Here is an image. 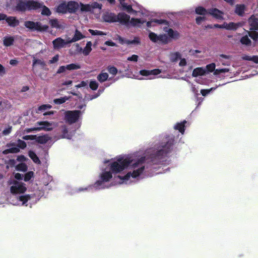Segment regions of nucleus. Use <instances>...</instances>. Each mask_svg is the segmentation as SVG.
<instances>
[{"label": "nucleus", "instance_id": "nucleus-1", "mask_svg": "<svg viewBox=\"0 0 258 258\" xmlns=\"http://www.w3.org/2000/svg\"><path fill=\"white\" fill-rule=\"evenodd\" d=\"M173 145V141H170L166 143V144L163 146V148L161 149L155 153L152 154L150 157V163L152 165L158 164L163 161V159L167 155V154L170 153L172 149ZM149 162V161H147Z\"/></svg>", "mask_w": 258, "mask_h": 258}, {"label": "nucleus", "instance_id": "nucleus-2", "mask_svg": "<svg viewBox=\"0 0 258 258\" xmlns=\"http://www.w3.org/2000/svg\"><path fill=\"white\" fill-rule=\"evenodd\" d=\"M146 160H147V159H146V157L144 156L141 157L132 164V166L134 169L138 168L137 169H134L132 173L131 172H128L123 176L118 175L117 177L123 181L128 180L131 176L133 178L138 177L143 173L145 169V167L143 164L146 162Z\"/></svg>", "mask_w": 258, "mask_h": 258}, {"label": "nucleus", "instance_id": "nucleus-3", "mask_svg": "<svg viewBox=\"0 0 258 258\" xmlns=\"http://www.w3.org/2000/svg\"><path fill=\"white\" fill-rule=\"evenodd\" d=\"M42 7V4L33 0H17L15 10L17 11L24 12L26 11L36 10Z\"/></svg>", "mask_w": 258, "mask_h": 258}, {"label": "nucleus", "instance_id": "nucleus-4", "mask_svg": "<svg viewBox=\"0 0 258 258\" xmlns=\"http://www.w3.org/2000/svg\"><path fill=\"white\" fill-rule=\"evenodd\" d=\"M131 163V160L128 158L119 157L116 161L112 162L110 165V169L113 173H119L127 168Z\"/></svg>", "mask_w": 258, "mask_h": 258}, {"label": "nucleus", "instance_id": "nucleus-5", "mask_svg": "<svg viewBox=\"0 0 258 258\" xmlns=\"http://www.w3.org/2000/svg\"><path fill=\"white\" fill-rule=\"evenodd\" d=\"M24 26L31 31L45 32L46 31L49 27L48 25H43L39 22H33L26 21L24 22Z\"/></svg>", "mask_w": 258, "mask_h": 258}, {"label": "nucleus", "instance_id": "nucleus-6", "mask_svg": "<svg viewBox=\"0 0 258 258\" xmlns=\"http://www.w3.org/2000/svg\"><path fill=\"white\" fill-rule=\"evenodd\" d=\"M81 113L80 110L67 111L65 112V120L70 124L75 123L79 119Z\"/></svg>", "mask_w": 258, "mask_h": 258}, {"label": "nucleus", "instance_id": "nucleus-7", "mask_svg": "<svg viewBox=\"0 0 258 258\" xmlns=\"http://www.w3.org/2000/svg\"><path fill=\"white\" fill-rule=\"evenodd\" d=\"M13 183L15 185L10 187V190L12 194H23L26 191L27 188L23 183H20L16 180H15Z\"/></svg>", "mask_w": 258, "mask_h": 258}, {"label": "nucleus", "instance_id": "nucleus-8", "mask_svg": "<svg viewBox=\"0 0 258 258\" xmlns=\"http://www.w3.org/2000/svg\"><path fill=\"white\" fill-rule=\"evenodd\" d=\"M130 16L124 12L119 13L116 15V22L125 26L129 25Z\"/></svg>", "mask_w": 258, "mask_h": 258}, {"label": "nucleus", "instance_id": "nucleus-9", "mask_svg": "<svg viewBox=\"0 0 258 258\" xmlns=\"http://www.w3.org/2000/svg\"><path fill=\"white\" fill-rule=\"evenodd\" d=\"M70 43L68 42V39L65 41L61 37H58L52 41V44L54 49H60L66 47V45Z\"/></svg>", "mask_w": 258, "mask_h": 258}, {"label": "nucleus", "instance_id": "nucleus-10", "mask_svg": "<svg viewBox=\"0 0 258 258\" xmlns=\"http://www.w3.org/2000/svg\"><path fill=\"white\" fill-rule=\"evenodd\" d=\"M112 177V172L106 171L101 174V180H97L95 184L96 186L101 185L103 182L109 181V180Z\"/></svg>", "mask_w": 258, "mask_h": 258}, {"label": "nucleus", "instance_id": "nucleus-11", "mask_svg": "<svg viewBox=\"0 0 258 258\" xmlns=\"http://www.w3.org/2000/svg\"><path fill=\"white\" fill-rule=\"evenodd\" d=\"M36 124L41 126L38 127L39 131L42 130L50 131L53 129L52 123L47 121H38L36 122Z\"/></svg>", "mask_w": 258, "mask_h": 258}, {"label": "nucleus", "instance_id": "nucleus-12", "mask_svg": "<svg viewBox=\"0 0 258 258\" xmlns=\"http://www.w3.org/2000/svg\"><path fill=\"white\" fill-rule=\"evenodd\" d=\"M116 15L113 13L106 12L102 16L104 21L107 23H115L116 22Z\"/></svg>", "mask_w": 258, "mask_h": 258}, {"label": "nucleus", "instance_id": "nucleus-13", "mask_svg": "<svg viewBox=\"0 0 258 258\" xmlns=\"http://www.w3.org/2000/svg\"><path fill=\"white\" fill-rule=\"evenodd\" d=\"M79 8V4L76 2L70 1L67 3V10L69 13H75Z\"/></svg>", "mask_w": 258, "mask_h": 258}, {"label": "nucleus", "instance_id": "nucleus-14", "mask_svg": "<svg viewBox=\"0 0 258 258\" xmlns=\"http://www.w3.org/2000/svg\"><path fill=\"white\" fill-rule=\"evenodd\" d=\"M209 14L217 19H223V13L217 8H211L209 9Z\"/></svg>", "mask_w": 258, "mask_h": 258}, {"label": "nucleus", "instance_id": "nucleus-15", "mask_svg": "<svg viewBox=\"0 0 258 258\" xmlns=\"http://www.w3.org/2000/svg\"><path fill=\"white\" fill-rule=\"evenodd\" d=\"M248 23L250 30H258V19L252 15L248 19Z\"/></svg>", "mask_w": 258, "mask_h": 258}, {"label": "nucleus", "instance_id": "nucleus-16", "mask_svg": "<svg viewBox=\"0 0 258 258\" xmlns=\"http://www.w3.org/2000/svg\"><path fill=\"white\" fill-rule=\"evenodd\" d=\"M161 71L159 69H155L152 70H142L140 71V74L143 76L150 75H157L161 73Z\"/></svg>", "mask_w": 258, "mask_h": 258}, {"label": "nucleus", "instance_id": "nucleus-17", "mask_svg": "<svg viewBox=\"0 0 258 258\" xmlns=\"http://www.w3.org/2000/svg\"><path fill=\"white\" fill-rule=\"evenodd\" d=\"M38 64L40 66L42 69L45 70V71H48V68L47 67V65L45 63V62L41 59L35 58L34 57L33 59V63H32V67L33 68L37 65Z\"/></svg>", "mask_w": 258, "mask_h": 258}, {"label": "nucleus", "instance_id": "nucleus-18", "mask_svg": "<svg viewBox=\"0 0 258 258\" xmlns=\"http://www.w3.org/2000/svg\"><path fill=\"white\" fill-rule=\"evenodd\" d=\"M5 20L11 27H15L19 24V21L15 17H8L7 16V18L5 19Z\"/></svg>", "mask_w": 258, "mask_h": 258}, {"label": "nucleus", "instance_id": "nucleus-19", "mask_svg": "<svg viewBox=\"0 0 258 258\" xmlns=\"http://www.w3.org/2000/svg\"><path fill=\"white\" fill-rule=\"evenodd\" d=\"M56 12L58 13L66 14L68 12L67 3L62 2L59 4L56 8Z\"/></svg>", "mask_w": 258, "mask_h": 258}, {"label": "nucleus", "instance_id": "nucleus-20", "mask_svg": "<svg viewBox=\"0 0 258 258\" xmlns=\"http://www.w3.org/2000/svg\"><path fill=\"white\" fill-rule=\"evenodd\" d=\"M241 25L240 23H235L234 22H230L226 23L224 22V29L228 30H236Z\"/></svg>", "mask_w": 258, "mask_h": 258}, {"label": "nucleus", "instance_id": "nucleus-21", "mask_svg": "<svg viewBox=\"0 0 258 258\" xmlns=\"http://www.w3.org/2000/svg\"><path fill=\"white\" fill-rule=\"evenodd\" d=\"M85 36L79 30H76L74 37L72 39H68V42L70 43L76 42L84 38Z\"/></svg>", "mask_w": 258, "mask_h": 258}, {"label": "nucleus", "instance_id": "nucleus-22", "mask_svg": "<svg viewBox=\"0 0 258 258\" xmlns=\"http://www.w3.org/2000/svg\"><path fill=\"white\" fill-rule=\"evenodd\" d=\"M36 142L39 144H44L51 140V138L47 135L43 136H36Z\"/></svg>", "mask_w": 258, "mask_h": 258}, {"label": "nucleus", "instance_id": "nucleus-23", "mask_svg": "<svg viewBox=\"0 0 258 258\" xmlns=\"http://www.w3.org/2000/svg\"><path fill=\"white\" fill-rule=\"evenodd\" d=\"M206 71L203 68H197L195 69L192 73V76L195 77H197L199 76H203L205 75Z\"/></svg>", "mask_w": 258, "mask_h": 258}, {"label": "nucleus", "instance_id": "nucleus-24", "mask_svg": "<svg viewBox=\"0 0 258 258\" xmlns=\"http://www.w3.org/2000/svg\"><path fill=\"white\" fill-rule=\"evenodd\" d=\"M195 13L201 16H206L209 14V9L207 10L203 7L199 6L196 8Z\"/></svg>", "mask_w": 258, "mask_h": 258}, {"label": "nucleus", "instance_id": "nucleus-25", "mask_svg": "<svg viewBox=\"0 0 258 258\" xmlns=\"http://www.w3.org/2000/svg\"><path fill=\"white\" fill-rule=\"evenodd\" d=\"M166 22V21L165 20L154 19L151 21L147 22L146 25L148 27H151L152 26H154V25L153 24V23L163 24H165Z\"/></svg>", "mask_w": 258, "mask_h": 258}, {"label": "nucleus", "instance_id": "nucleus-26", "mask_svg": "<svg viewBox=\"0 0 258 258\" xmlns=\"http://www.w3.org/2000/svg\"><path fill=\"white\" fill-rule=\"evenodd\" d=\"M14 38L12 36H6L4 38L3 43L5 46H10L13 45Z\"/></svg>", "mask_w": 258, "mask_h": 258}, {"label": "nucleus", "instance_id": "nucleus-27", "mask_svg": "<svg viewBox=\"0 0 258 258\" xmlns=\"http://www.w3.org/2000/svg\"><path fill=\"white\" fill-rule=\"evenodd\" d=\"M245 7L244 5H236L235 13L238 16H242L245 10Z\"/></svg>", "mask_w": 258, "mask_h": 258}, {"label": "nucleus", "instance_id": "nucleus-28", "mask_svg": "<svg viewBox=\"0 0 258 258\" xmlns=\"http://www.w3.org/2000/svg\"><path fill=\"white\" fill-rule=\"evenodd\" d=\"M28 155L34 163L37 164L41 163L40 159L34 151H29L28 152Z\"/></svg>", "mask_w": 258, "mask_h": 258}, {"label": "nucleus", "instance_id": "nucleus-29", "mask_svg": "<svg viewBox=\"0 0 258 258\" xmlns=\"http://www.w3.org/2000/svg\"><path fill=\"white\" fill-rule=\"evenodd\" d=\"M121 5L122 7V10H126L128 13H137L136 11L133 9L132 6L131 5H127V4L125 3L124 2L121 3Z\"/></svg>", "mask_w": 258, "mask_h": 258}, {"label": "nucleus", "instance_id": "nucleus-30", "mask_svg": "<svg viewBox=\"0 0 258 258\" xmlns=\"http://www.w3.org/2000/svg\"><path fill=\"white\" fill-rule=\"evenodd\" d=\"M168 34L170 37L175 39H178L180 36L179 33L177 31H174L171 28L169 29L168 31Z\"/></svg>", "mask_w": 258, "mask_h": 258}, {"label": "nucleus", "instance_id": "nucleus-31", "mask_svg": "<svg viewBox=\"0 0 258 258\" xmlns=\"http://www.w3.org/2000/svg\"><path fill=\"white\" fill-rule=\"evenodd\" d=\"M186 123L185 120L180 123H177L174 127L176 130H178L181 133L183 134L184 132L185 124Z\"/></svg>", "mask_w": 258, "mask_h": 258}, {"label": "nucleus", "instance_id": "nucleus-32", "mask_svg": "<svg viewBox=\"0 0 258 258\" xmlns=\"http://www.w3.org/2000/svg\"><path fill=\"white\" fill-rule=\"evenodd\" d=\"M92 43L91 41L87 42L86 46L85 47L83 53L85 56H87L89 54L92 50Z\"/></svg>", "mask_w": 258, "mask_h": 258}, {"label": "nucleus", "instance_id": "nucleus-33", "mask_svg": "<svg viewBox=\"0 0 258 258\" xmlns=\"http://www.w3.org/2000/svg\"><path fill=\"white\" fill-rule=\"evenodd\" d=\"M20 152V149L18 147H12L6 149L3 151V154L7 155L9 153H17Z\"/></svg>", "mask_w": 258, "mask_h": 258}, {"label": "nucleus", "instance_id": "nucleus-34", "mask_svg": "<svg viewBox=\"0 0 258 258\" xmlns=\"http://www.w3.org/2000/svg\"><path fill=\"white\" fill-rule=\"evenodd\" d=\"M70 98V97L64 96L59 98L54 99L53 100V103L55 104H61L68 100Z\"/></svg>", "mask_w": 258, "mask_h": 258}, {"label": "nucleus", "instance_id": "nucleus-35", "mask_svg": "<svg viewBox=\"0 0 258 258\" xmlns=\"http://www.w3.org/2000/svg\"><path fill=\"white\" fill-rule=\"evenodd\" d=\"M108 75L107 73H102L99 74L97 77V80L101 83H102L107 80Z\"/></svg>", "mask_w": 258, "mask_h": 258}, {"label": "nucleus", "instance_id": "nucleus-36", "mask_svg": "<svg viewBox=\"0 0 258 258\" xmlns=\"http://www.w3.org/2000/svg\"><path fill=\"white\" fill-rule=\"evenodd\" d=\"M16 169L18 171L26 172L28 169V166L25 163H21L16 166Z\"/></svg>", "mask_w": 258, "mask_h": 258}, {"label": "nucleus", "instance_id": "nucleus-37", "mask_svg": "<svg viewBox=\"0 0 258 258\" xmlns=\"http://www.w3.org/2000/svg\"><path fill=\"white\" fill-rule=\"evenodd\" d=\"M144 22V21H142L140 19L133 18L131 20L130 19L129 24H131L133 26H136L139 24H143Z\"/></svg>", "mask_w": 258, "mask_h": 258}, {"label": "nucleus", "instance_id": "nucleus-38", "mask_svg": "<svg viewBox=\"0 0 258 258\" xmlns=\"http://www.w3.org/2000/svg\"><path fill=\"white\" fill-rule=\"evenodd\" d=\"M240 41L242 44H244L247 46H250L251 44V41L247 35L242 37Z\"/></svg>", "mask_w": 258, "mask_h": 258}, {"label": "nucleus", "instance_id": "nucleus-39", "mask_svg": "<svg viewBox=\"0 0 258 258\" xmlns=\"http://www.w3.org/2000/svg\"><path fill=\"white\" fill-rule=\"evenodd\" d=\"M31 198V195H26L19 196V200L20 201H21L22 202L23 205H24L28 201V200H30Z\"/></svg>", "mask_w": 258, "mask_h": 258}, {"label": "nucleus", "instance_id": "nucleus-40", "mask_svg": "<svg viewBox=\"0 0 258 258\" xmlns=\"http://www.w3.org/2000/svg\"><path fill=\"white\" fill-rule=\"evenodd\" d=\"M158 42L163 44H167L168 42V38L166 34H161L158 36Z\"/></svg>", "mask_w": 258, "mask_h": 258}, {"label": "nucleus", "instance_id": "nucleus-41", "mask_svg": "<svg viewBox=\"0 0 258 258\" xmlns=\"http://www.w3.org/2000/svg\"><path fill=\"white\" fill-rule=\"evenodd\" d=\"M65 68H67V70L72 71L80 69H81V66L78 64L71 63L66 66Z\"/></svg>", "mask_w": 258, "mask_h": 258}, {"label": "nucleus", "instance_id": "nucleus-42", "mask_svg": "<svg viewBox=\"0 0 258 258\" xmlns=\"http://www.w3.org/2000/svg\"><path fill=\"white\" fill-rule=\"evenodd\" d=\"M40 3L42 4V7L41 8H42L41 14L42 15L49 16L51 14V12L50 11V10L45 6H43L42 3Z\"/></svg>", "mask_w": 258, "mask_h": 258}, {"label": "nucleus", "instance_id": "nucleus-43", "mask_svg": "<svg viewBox=\"0 0 258 258\" xmlns=\"http://www.w3.org/2000/svg\"><path fill=\"white\" fill-rule=\"evenodd\" d=\"M256 31V30H251L248 33L249 36L255 41H257L258 39V32Z\"/></svg>", "mask_w": 258, "mask_h": 258}, {"label": "nucleus", "instance_id": "nucleus-44", "mask_svg": "<svg viewBox=\"0 0 258 258\" xmlns=\"http://www.w3.org/2000/svg\"><path fill=\"white\" fill-rule=\"evenodd\" d=\"M81 12H91V5L89 4L84 5L80 3Z\"/></svg>", "mask_w": 258, "mask_h": 258}, {"label": "nucleus", "instance_id": "nucleus-45", "mask_svg": "<svg viewBox=\"0 0 258 258\" xmlns=\"http://www.w3.org/2000/svg\"><path fill=\"white\" fill-rule=\"evenodd\" d=\"M49 23L52 28H60V26L59 25L58 21L57 19H51L49 21Z\"/></svg>", "mask_w": 258, "mask_h": 258}, {"label": "nucleus", "instance_id": "nucleus-46", "mask_svg": "<svg viewBox=\"0 0 258 258\" xmlns=\"http://www.w3.org/2000/svg\"><path fill=\"white\" fill-rule=\"evenodd\" d=\"M34 172L29 171L27 172L24 177V180L26 182L29 181L32 177H34Z\"/></svg>", "mask_w": 258, "mask_h": 258}, {"label": "nucleus", "instance_id": "nucleus-47", "mask_svg": "<svg viewBox=\"0 0 258 258\" xmlns=\"http://www.w3.org/2000/svg\"><path fill=\"white\" fill-rule=\"evenodd\" d=\"M140 39L138 37H135L134 40H127L126 41V44L130 45V44H140Z\"/></svg>", "mask_w": 258, "mask_h": 258}, {"label": "nucleus", "instance_id": "nucleus-48", "mask_svg": "<svg viewBox=\"0 0 258 258\" xmlns=\"http://www.w3.org/2000/svg\"><path fill=\"white\" fill-rule=\"evenodd\" d=\"M149 37L154 42H158V36L155 33L151 32L149 33Z\"/></svg>", "mask_w": 258, "mask_h": 258}, {"label": "nucleus", "instance_id": "nucleus-49", "mask_svg": "<svg viewBox=\"0 0 258 258\" xmlns=\"http://www.w3.org/2000/svg\"><path fill=\"white\" fill-rule=\"evenodd\" d=\"M51 108V106L49 104H43L40 106L38 110H37V113H39V111H43L46 110L47 109H50Z\"/></svg>", "mask_w": 258, "mask_h": 258}, {"label": "nucleus", "instance_id": "nucleus-50", "mask_svg": "<svg viewBox=\"0 0 258 258\" xmlns=\"http://www.w3.org/2000/svg\"><path fill=\"white\" fill-rule=\"evenodd\" d=\"M27 146V144L26 142L23 140H21L20 139H19L18 140V144H17V147L19 149H25Z\"/></svg>", "mask_w": 258, "mask_h": 258}, {"label": "nucleus", "instance_id": "nucleus-51", "mask_svg": "<svg viewBox=\"0 0 258 258\" xmlns=\"http://www.w3.org/2000/svg\"><path fill=\"white\" fill-rule=\"evenodd\" d=\"M90 88L93 90H96L98 87V84L96 81H91L89 84Z\"/></svg>", "mask_w": 258, "mask_h": 258}, {"label": "nucleus", "instance_id": "nucleus-52", "mask_svg": "<svg viewBox=\"0 0 258 258\" xmlns=\"http://www.w3.org/2000/svg\"><path fill=\"white\" fill-rule=\"evenodd\" d=\"M89 32L92 35H104L105 34L101 31L99 30H94L92 29H89Z\"/></svg>", "mask_w": 258, "mask_h": 258}, {"label": "nucleus", "instance_id": "nucleus-53", "mask_svg": "<svg viewBox=\"0 0 258 258\" xmlns=\"http://www.w3.org/2000/svg\"><path fill=\"white\" fill-rule=\"evenodd\" d=\"M107 70L109 73L113 75H115L117 73V70L114 66H109Z\"/></svg>", "mask_w": 258, "mask_h": 258}, {"label": "nucleus", "instance_id": "nucleus-54", "mask_svg": "<svg viewBox=\"0 0 258 258\" xmlns=\"http://www.w3.org/2000/svg\"><path fill=\"white\" fill-rule=\"evenodd\" d=\"M229 71V69H226V68L221 69H216L215 70L214 74L215 75H218L221 73H225L226 72H228Z\"/></svg>", "mask_w": 258, "mask_h": 258}, {"label": "nucleus", "instance_id": "nucleus-55", "mask_svg": "<svg viewBox=\"0 0 258 258\" xmlns=\"http://www.w3.org/2000/svg\"><path fill=\"white\" fill-rule=\"evenodd\" d=\"M216 65L214 63H211L206 66V69L208 72H212L215 70Z\"/></svg>", "mask_w": 258, "mask_h": 258}, {"label": "nucleus", "instance_id": "nucleus-56", "mask_svg": "<svg viewBox=\"0 0 258 258\" xmlns=\"http://www.w3.org/2000/svg\"><path fill=\"white\" fill-rule=\"evenodd\" d=\"M91 5V11H92L95 9H101L102 5L98 3L97 2H93Z\"/></svg>", "mask_w": 258, "mask_h": 258}, {"label": "nucleus", "instance_id": "nucleus-57", "mask_svg": "<svg viewBox=\"0 0 258 258\" xmlns=\"http://www.w3.org/2000/svg\"><path fill=\"white\" fill-rule=\"evenodd\" d=\"M181 58V54L178 52H176L172 54V59L173 61H176L177 59Z\"/></svg>", "mask_w": 258, "mask_h": 258}, {"label": "nucleus", "instance_id": "nucleus-58", "mask_svg": "<svg viewBox=\"0 0 258 258\" xmlns=\"http://www.w3.org/2000/svg\"><path fill=\"white\" fill-rule=\"evenodd\" d=\"M116 40H118V42L121 44H126L127 39H124L120 35H117Z\"/></svg>", "mask_w": 258, "mask_h": 258}, {"label": "nucleus", "instance_id": "nucleus-59", "mask_svg": "<svg viewBox=\"0 0 258 258\" xmlns=\"http://www.w3.org/2000/svg\"><path fill=\"white\" fill-rule=\"evenodd\" d=\"M59 59V55L56 54L51 59H50L48 61V63L50 64H52L58 61Z\"/></svg>", "mask_w": 258, "mask_h": 258}, {"label": "nucleus", "instance_id": "nucleus-60", "mask_svg": "<svg viewBox=\"0 0 258 258\" xmlns=\"http://www.w3.org/2000/svg\"><path fill=\"white\" fill-rule=\"evenodd\" d=\"M36 135H26L23 137V139L25 140H34L36 139Z\"/></svg>", "mask_w": 258, "mask_h": 258}, {"label": "nucleus", "instance_id": "nucleus-61", "mask_svg": "<svg viewBox=\"0 0 258 258\" xmlns=\"http://www.w3.org/2000/svg\"><path fill=\"white\" fill-rule=\"evenodd\" d=\"M66 66H62L59 67L58 69L56 72V74H59L63 73H64L67 70V68H65Z\"/></svg>", "mask_w": 258, "mask_h": 258}, {"label": "nucleus", "instance_id": "nucleus-62", "mask_svg": "<svg viewBox=\"0 0 258 258\" xmlns=\"http://www.w3.org/2000/svg\"><path fill=\"white\" fill-rule=\"evenodd\" d=\"M8 165L7 166V168H9V166L13 167L15 166L16 164V161L14 159H10L7 162Z\"/></svg>", "mask_w": 258, "mask_h": 258}, {"label": "nucleus", "instance_id": "nucleus-63", "mask_svg": "<svg viewBox=\"0 0 258 258\" xmlns=\"http://www.w3.org/2000/svg\"><path fill=\"white\" fill-rule=\"evenodd\" d=\"M138 59V56L136 54H133L131 56L127 58V60L130 61H137Z\"/></svg>", "mask_w": 258, "mask_h": 258}, {"label": "nucleus", "instance_id": "nucleus-64", "mask_svg": "<svg viewBox=\"0 0 258 258\" xmlns=\"http://www.w3.org/2000/svg\"><path fill=\"white\" fill-rule=\"evenodd\" d=\"M105 44L109 46H116V44L111 40L105 41Z\"/></svg>", "mask_w": 258, "mask_h": 258}]
</instances>
